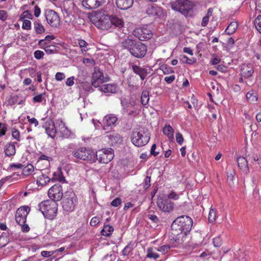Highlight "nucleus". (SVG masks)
<instances>
[{
  "instance_id": "12",
  "label": "nucleus",
  "mask_w": 261,
  "mask_h": 261,
  "mask_svg": "<svg viewBox=\"0 0 261 261\" xmlns=\"http://www.w3.org/2000/svg\"><path fill=\"white\" fill-rule=\"evenodd\" d=\"M134 35L141 41H145L152 37L151 30L146 28H137L134 31Z\"/></svg>"
},
{
  "instance_id": "31",
  "label": "nucleus",
  "mask_w": 261,
  "mask_h": 261,
  "mask_svg": "<svg viewBox=\"0 0 261 261\" xmlns=\"http://www.w3.org/2000/svg\"><path fill=\"white\" fill-rule=\"evenodd\" d=\"M161 12V8L156 6H151L147 10L148 14L152 16H159Z\"/></svg>"
},
{
  "instance_id": "21",
  "label": "nucleus",
  "mask_w": 261,
  "mask_h": 261,
  "mask_svg": "<svg viewBox=\"0 0 261 261\" xmlns=\"http://www.w3.org/2000/svg\"><path fill=\"white\" fill-rule=\"evenodd\" d=\"M158 206L162 209L163 212H170L174 209V203L168 200L165 199L161 203H158Z\"/></svg>"
},
{
  "instance_id": "4",
  "label": "nucleus",
  "mask_w": 261,
  "mask_h": 261,
  "mask_svg": "<svg viewBox=\"0 0 261 261\" xmlns=\"http://www.w3.org/2000/svg\"><path fill=\"white\" fill-rule=\"evenodd\" d=\"M132 143L137 147H142L147 144L150 140V135L144 129L133 130L130 136Z\"/></svg>"
},
{
  "instance_id": "54",
  "label": "nucleus",
  "mask_w": 261,
  "mask_h": 261,
  "mask_svg": "<svg viewBox=\"0 0 261 261\" xmlns=\"http://www.w3.org/2000/svg\"><path fill=\"white\" fill-rule=\"evenodd\" d=\"M176 141L178 144L181 145L184 142V138L182 135L180 133H177L175 135Z\"/></svg>"
},
{
  "instance_id": "20",
  "label": "nucleus",
  "mask_w": 261,
  "mask_h": 261,
  "mask_svg": "<svg viewBox=\"0 0 261 261\" xmlns=\"http://www.w3.org/2000/svg\"><path fill=\"white\" fill-rule=\"evenodd\" d=\"M134 0H115L117 8L122 10H126L132 7Z\"/></svg>"
},
{
  "instance_id": "52",
  "label": "nucleus",
  "mask_w": 261,
  "mask_h": 261,
  "mask_svg": "<svg viewBox=\"0 0 261 261\" xmlns=\"http://www.w3.org/2000/svg\"><path fill=\"white\" fill-rule=\"evenodd\" d=\"M7 130V125L5 123H0V137L5 135Z\"/></svg>"
},
{
  "instance_id": "5",
  "label": "nucleus",
  "mask_w": 261,
  "mask_h": 261,
  "mask_svg": "<svg viewBox=\"0 0 261 261\" xmlns=\"http://www.w3.org/2000/svg\"><path fill=\"white\" fill-rule=\"evenodd\" d=\"M72 155L78 159L86 161L91 163L96 161L95 151L89 148L85 147H79L73 151Z\"/></svg>"
},
{
  "instance_id": "39",
  "label": "nucleus",
  "mask_w": 261,
  "mask_h": 261,
  "mask_svg": "<svg viewBox=\"0 0 261 261\" xmlns=\"http://www.w3.org/2000/svg\"><path fill=\"white\" fill-rule=\"evenodd\" d=\"M160 69L162 70L164 74H169L174 72L172 68L167 65H161L160 67Z\"/></svg>"
},
{
  "instance_id": "1",
  "label": "nucleus",
  "mask_w": 261,
  "mask_h": 261,
  "mask_svg": "<svg viewBox=\"0 0 261 261\" xmlns=\"http://www.w3.org/2000/svg\"><path fill=\"white\" fill-rule=\"evenodd\" d=\"M192 225V219L186 215L177 217L173 222L171 226L170 232L172 236L171 241L175 246L184 244Z\"/></svg>"
},
{
  "instance_id": "49",
  "label": "nucleus",
  "mask_w": 261,
  "mask_h": 261,
  "mask_svg": "<svg viewBox=\"0 0 261 261\" xmlns=\"http://www.w3.org/2000/svg\"><path fill=\"white\" fill-rule=\"evenodd\" d=\"M222 244V240L220 236L217 237L213 239V244L215 247H220Z\"/></svg>"
},
{
  "instance_id": "44",
  "label": "nucleus",
  "mask_w": 261,
  "mask_h": 261,
  "mask_svg": "<svg viewBox=\"0 0 261 261\" xmlns=\"http://www.w3.org/2000/svg\"><path fill=\"white\" fill-rule=\"evenodd\" d=\"M256 30L261 34V15H258L254 22Z\"/></svg>"
},
{
  "instance_id": "17",
  "label": "nucleus",
  "mask_w": 261,
  "mask_h": 261,
  "mask_svg": "<svg viewBox=\"0 0 261 261\" xmlns=\"http://www.w3.org/2000/svg\"><path fill=\"white\" fill-rule=\"evenodd\" d=\"M16 142H9L6 143L4 148L5 157L13 158L16 154V148L15 144Z\"/></svg>"
},
{
  "instance_id": "59",
  "label": "nucleus",
  "mask_w": 261,
  "mask_h": 261,
  "mask_svg": "<svg viewBox=\"0 0 261 261\" xmlns=\"http://www.w3.org/2000/svg\"><path fill=\"white\" fill-rule=\"evenodd\" d=\"M30 207L27 205L21 206L19 207L16 212H30Z\"/></svg>"
},
{
  "instance_id": "43",
  "label": "nucleus",
  "mask_w": 261,
  "mask_h": 261,
  "mask_svg": "<svg viewBox=\"0 0 261 261\" xmlns=\"http://www.w3.org/2000/svg\"><path fill=\"white\" fill-rule=\"evenodd\" d=\"M12 137L17 141H20V132L15 127H13L11 129Z\"/></svg>"
},
{
  "instance_id": "22",
  "label": "nucleus",
  "mask_w": 261,
  "mask_h": 261,
  "mask_svg": "<svg viewBox=\"0 0 261 261\" xmlns=\"http://www.w3.org/2000/svg\"><path fill=\"white\" fill-rule=\"evenodd\" d=\"M253 73L254 69L251 64L244 65L241 68V76L245 79L251 77Z\"/></svg>"
},
{
  "instance_id": "58",
  "label": "nucleus",
  "mask_w": 261,
  "mask_h": 261,
  "mask_svg": "<svg viewBox=\"0 0 261 261\" xmlns=\"http://www.w3.org/2000/svg\"><path fill=\"white\" fill-rule=\"evenodd\" d=\"M29 122L31 124H34L35 126H37L38 125V121L35 118H31L30 116H27Z\"/></svg>"
},
{
  "instance_id": "53",
  "label": "nucleus",
  "mask_w": 261,
  "mask_h": 261,
  "mask_svg": "<svg viewBox=\"0 0 261 261\" xmlns=\"http://www.w3.org/2000/svg\"><path fill=\"white\" fill-rule=\"evenodd\" d=\"M34 55L36 59L39 60L43 57L44 53L41 50H37L34 52Z\"/></svg>"
},
{
  "instance_id": "26",
  "label": "nucleus",
  "mask_w": 261,
  "mask_h": 261,
  "mask_svg": "<svg viewBox=\"0 0 261 261\" xmlns=\"http://www.w3.org/2000/svg\"><path fill=\"white\" fill-rule=\"evenodd\" d=\"M117 87L115 84H105L100 87V90L105 93H115L117 91Z\"/></svg>"
},
{
  "instance_id": "33",
  "label": "nucleus",
  "mask_w": 261,
  "mask_h": 261,
  "mask_svg": "<svg viewBox=\"0 0 261 261\" xmlns=\"http://www.w3.org/2000/svg\"><path fill=\"white\" fill-rule=\"evenodd\" d=\"M246 98L250 103L256 102L258 99L257 94L254 90H251L247 92Z\"/></svg>"
},
{
  "instance_id": "41",
  "label": "nucleus",
  "mask_w": 261,
  "mask_h": 261,
  "mask_svg": "<svg viewBox=\"0 0 261 261\" xmlns=\"http://www.w3.org/2000/svg\"><path fill=\"white\" fill-rule=\"evenodd\" d=\"M147 253L146 256L148 258L157 259L160 257L159 254L153 252V249L152 248H148L147 250Z\"/></svg>"
},
{
  "instance_id": "56",
  "label": "nucleus",
  "mask_w": 261,
  "mask_h": 261,
  "mask_svg": "<svg viewBox=\"0 0 261 261\" xmlns=\"http://www.w3.org/2000/svg\"><path fill=\"white\" fill-rule=\"evenodd\" d=\"M100 221V218L99 217H94L91 220L90 224L92 226H94L98 224Z\"/></svg>"
},
{
  "instance_id": "38",
  "label": "nucleus",
  "mask_w": 261,
  "mask_h": 261,
  "mask_svg": "<svg viewBox=\"0 0 261 261\" xmlns=\"http://www.w3.org/2000/svg\"><path fill=\"white\" fill-rule=\"evenodd\" d=\"M149 100V92L147 91H143L141 98L142 104L144 106L148 104Z\"/></svg>"
},
{
  "instance_id": "40",
  "label": "nucleus",
  "mask_w": 261,
  "mask_h": 261,
  "mask_svg": "<svg viewBox=\"0 0 261 261\" xmlns=\"http://www.w3.org/2000/svg\"><path fill=\"white\" fill-rule=\"evenodd\" d=\"M79 45L80 47L81 48L82 53L86 52L88 50L87 48L88 44L85 40L83 39L79 40Z\"/></svg>"
},
{
  "instance_id": "50",
  "label": "nucleus",
  "mask_w": 261,
  "mask_h": 261,
  "mask_svg": "<svg viewBox=\"0 0 261 261\" xmlns=\"http://www.w3.org/2000/svg\"><path fill=\"white\" fill-rule=\"evenodd\" d=\"M133 247L130 244H128L125 246L124 249L122 250V253L124 255H127L130 251L133 250Z\"/></svg>"
},
{
  "instance_id": "28",
  "label": "nucleus",
  "mask_w": 261,
  "mask_h": 261,
  "mask_svg": "<svg viewBox=\"0 0 261 261\" xmlns=\"http://www.w3.org/2000/svg\"><path fill=\"white\" fill-rule=\"evenodd\" d=\"M163 132L169 139V140L173 139L174 130L169 124H166L163 128Z\"/></svg>"
},
{
  "instance_id": "61",
  "label": "nucleus",
  "mask_w": 261,
  "mask_h": 261,
  "mask_svg": "<svg viewBox=\"0 0 261 261\" xmlns=\"http://www.w3.org/2000/svg\"><path fill=\"white\" fill-rule=\"evenodd\" d=\"M65 74L63 72H58L56 73V74L55 75V79L58 81H61L63 80V79H65Z\"/></svg>"
},
{
  "instance_id": "19",
  "label": "nucleus",
  "mask_w": 261,
  "mask_h": 261,
  "mask_svg": "<svg viewBox=\"0 0 261 261\" xmlns=\"http://www.w3.org/2000/svg\"><path fill=\"white\" fill-rule=\"evenodd\" d=\"M106 137L108 138V142L111 145H113L122 141V138L120 135L114 131L108 133Z\"/></svg>"
},
{
  "instance_id": "42",
  "label": "nucleus",
  "mask_w": 261,
  "mask_h": 261,
  "mask_svg": "<svg viewBox=\"0 0 261 261\" xmlns=\"http://www.w3.org/2000/svg\"><path fill=\"white\" fill-rule=\"evenodd\" d=\"M25 18L32 19L33 18V15L29 11H24L22 14L20 15L19 20H23Z\"/></svg>"
},
{
  "instance_id": "47",
  "label": "nucleus",
  "mask_w": 261,
  "mask_h": 261,
  "mask_svg": "<svg viewBox=\"0 0 261 261\" xmlns=\"http://www.w3.org/2000/svg\"><path fill=\"white\" fill-rule=\"evenodd\" d=\"M158 251L161 252L162 254H165L170 249V246L168 245L162 246L158 248H155Z\"/></svg>"
},
{
  "instance_id": "23",
  "label": "nucleus",
  "mask_w": 261,
  "mask_h": 261,
  "mask_svg": "<svg viewBox=\"0 0 261 261\" xmlns=\"http://www.w3.org/2000/svg\"><path fill=\"white\" fill-rule=\"evenodd\" d=\"M238 167L245 173L249 172V169L247 160L243 156H239L237 158Z\"/></svg>"
},
{
  "instance_id": "36",
  "label": "nucleus",
  "mask_w": 261,
  "mask_h": 261,
  "mask_svg": "<svg viewBox=\"0 0 261 261\" xmlns=\"http://www.w3.org/2000/svg\"><path fill=\"white\" fill-rule=\"evenodd\" d=\"M179 60L183 63H187L188 64H193L196 62V59L194 58L192 59L189 58L186 55H180Z\"/></svg>"
},
{
  "instance_id": "57",
  "label": "nucleus",
  "mask_w": 261,
  "mask_h": 261,
  "mask_svg": "<svg viewBox=\"0 0 261 261\" xmlns=\"http://www.w3.org/2000/svg\"><path fill=\"white\" fill-rule=\"evenodd\" d=\"M44 49L47 54H52L56 50V46L55 45H48L44 48Z\"/></svg>"
},
{
  "instance_id": "48",
  "label": "nucleus",
  "mask_w": 261,
  "mask_h": 261,
  "mask_svg": "<svg viewBox=\"0 0 261 261\" xmlns=\"http://www.w3.org/2000/svg\"><path fill=\"white\" fill-rule=\"evenodd\" d=\"M150 181L151 177L150 176H147L144 180L143 183V188L145 190L148 189L150 186Z\"/></svg>"
},
{
  "instance_id": "34",
  "label": "nucleus",
  "mask_w": 261,
  "mask_h": 261,
  "mask_svg": "<svg viewBox=\"0 0 261 261\" xmlns=\"http://www.w3.org/2000/svg\"><path fill=\"white\" fill-rule=\"evenodd\" d=\"M238 27L237 22H231L226 29L225 32L228 35H232L235 33Z\"/></svg>"
},
{
  "instance_id": "60",
  "label": "nucleus",
  "mask_w": 261,
  "mask_h": 261,
  "mask_svg": "<svg viewBox=\"0 0 261 261\" xmlns=\"http://www.w3.org/2000/svg\"><path fill=\"white\" fill-rule=\"evenodd\" d=\"M45 219L51 220L56 216V213H42Z\"/></svg>"
},
{
  "instance_id": "18",
  "label": "nucleus",
  "mask_w": 261,
  "mask_h": 261,
  "mask_svg": "<svg viewBox=\"0 0 261 261\" xmlns=\"http://www.w3.org/2000/svg\"><path fill=\"white\" fill-rule=\"evenodd\" d=\"M44 127L45 129L46 134L51 138L56 137L57 129L55 126L54 122L51 120H47L44 124Z\"/></svg>"
},
{
  "instance_id": "8",
  "label": "nucleus",
  "mask_w": 261,
  "mask_h": 261,
  "mask_svg": "<svg viewBox=\"0 0 261 261\" xmlns=\"http://www.w3.org/2000/svg\"><path fill=\"white\" fill-rule=\"evenodd\" d=\"M109 77L104 76L103 73L98 67H95L92 76V85L94 87H98L100 84L108 81Z\"/></svg>"
},
{
  "instance_id": "11",
  "label": "nucleus",
  "mask_w": 261,
  "mask_h": 261,
  "mask_svg": "<svg viewBox=\"0 0 261 261\" xmlns=\"http://www.w3.org/2000/svg\"><path fill=\"white\" fill-rule=\"evenodd\" d=\"M39 210L40 212H57L58 204L56 201L49 199L43 201L39 203Z\"/></svg>"
},
{
  "instance_id": "30",
  "label": "nucleus",
  "mask_w": 261,
  "mask_h": 261,
  "mask_svg": "<svg viewBox=\"0 0 261 261\" xmlns=\"http://www.w3.org/2000/svg\"><path fill=\"white\" fill-rule=\"evenodd\" d=\"M51 178H50L48 176L44 174H41L38 177L37 183L38 185L44 186L48 184Z\"/></svg>"
},
{
  "instance_id": "13",
  "label": "nucleus",
  "mask_w": 261,
  "mask_h": 261,
  "mask_svg": "<svg viewBox=\"0 0 261 261\" xmlns=\"http://www.w3.org/2000/svg\"><path fill=\"white\" fill-rule=\"evenodd\" d=\"M106 0H83L82 6L87 10L94 9L101 7Z\"/></svg>"
},
{
  "instance_id": "15",
  "label": "nucleus",
  "mask_w": 261,
  "mask_h": 261,
  "mask_svg": "<svg viewBox=\"0 0 261 261\" xmlns=\"http://www.w3.org/2000/svg\"><path fill=\"white\" fill-rule=\"evenodd\" d=\"M117 121L118 118L114 114H110L106 115L102 120L103 128L107 129V127L115 125Z\"/></svg>"
},
{
  "instance_id": "7",
  "label": "nucleus",
  "mask_w": 261,
  "mask_h": 261,
  "mask_svg": "<svg viewBox=\"0 0 261 261\" xmlns=\"http://www.w3.org/2000/svg\"><path fill=\"white\" fill-rule=\"evenodd\" d=\"M96 160L100 163L108 164L112 161L114 156V150L111 148H103L95 153Z\"/></svg>"
},
{
  "instance_id": "6",
  "label": "nucleus",
  "mask_w": 261,
  "mask_h": 261,
  "mask_svg": "<svg viewBox=\"0 0 261 261\" xmlns=\"http://www.w3.org/2000/svg\"><path fill=\"white\" fill-rule=\"evenodd\" d=\"M195 5L189 0H176L172 5L173 10L180 12L185 16L191 15Z\"/></svg>"
},
{
  "instance_id": "3",
  "label": "nucleus",
  "mask_w": 261,
  "mask_h": 261,
  "mask_svg": "<svg viewBox=\"0 0 261 261\" xmlns=\"http://www.w3.org/2000/svg\"><path fill=\"white\" fill-rule=\"evenodd\" d=\"M122 46L127 49L133 56L138 58L144 57L147 52V47L144 44L129 39L122 41Z\"/></svg>"
},
{
  "instance_id": "51",
  "label": "nucleus",
  "mask_w": 261,
  "mask_h": 261,
  "mask_svg": "<svg viewBox=\"0 0 261 261\" xmlns=\"http://www.w3.org/2000/svg\"><path fill=\"white\" fill-rule=\"evenodd\" d=\"M168 198L177 200L179 198V195L174 191H172L168 195Z\"/></svg>"
},
{
  "instance_id": "46",
  "label": "nucleus",
  "mask_w": 261,
  "mask_h": 261,
  "mask_svg": "<svg viewBox=\"0 0 261 261\" xmlns=\"http://www.w3.org/2000/svg\"><path fill=\"white\" fill-rule=\"evenodd\" d=\"M22 28L25 30H30L31 29V21L28 19L23 20Z\"/></svg>"
},
{
  "instance_id": "63",
  "label": "nucleus",
  "mask_w": 261,
  "mask_h": 261,
  "mask_svg": "<svg viewBox=\"0 0 261 261\" xmlns=\"http://www.w3.org/2000/svg\"><path fill=\"white\" fill-rule=\"evenodd\" d=\"M7 12L5 10H0V19L5 21L7 19Z\"/></svg>"
},
{
  "instance_id": "16",
  "label": "nucleus",
  "mask_w": 261,
  "mask_h": 261,
  "mask_svg": "<svg viewBox=\"0 0 261 261\" xmlns=\"http://www.w3.org/2000/svg\"><path fill=\"white\" fill-rule=\"evenodd\" d=\"M58 132L60 134L62 137L64 138H69L71 134V131L68 129L65 125V123L61 120H58Z\"/></svg>"
},
{
  "instance_id": "32",
  "label": "nucleus",
  "mask_w": 261,
  "mask_h": 261,
  "mask_svg": "<svg viewBox=\"0 0 261 261\" xmlns=\"http://www.w3.org/2000/svg\"><path fill=\"white\" fill-rule=\"evenodd\" d=\"M25 213H16L15 219L16 222L20 225H23L26 222L27 214Z\"/></svg>"
},
{
  "instance_id": "35",
  "label": "nucleus",
  "mask_w": 261,
  "mask_h": 261,
  "mask_svg": "<svg viewBox=\"0 0 261 261\" xmlns=\"http://www.w3.org/2000/svg\"><path fill=\"white\" fill-rule=\"evenodd\" d=\"M34 170V167L32 164H28L22 170V174L25 176L31 175Z\"/></svg>"
},
{
  "instance_id": "62",
  "label": "nucleus",
  "mask_w": 261,
  "mask_h": 261,
  "mask_svg": "<svg viewBox=\"0 0 261 261\" xmlns=\"http://www.w3.org/2000/svg\"><path fill=\"white\" fill-rule=\"evenodd\" d=\"M121 203V200L120 198L114 199L111 203V205L114 207H117Z\"/></svg>"
},
{
  "instance_id": "9",
  "label": "nucleus",
  "mask_w": 261,
  "mask_h": 261,
  "mask_svg": "<svg viewBox=\"0 0 261 261\" xmlns=\"http://www.w3.org/2000/svg\"><path fill=\"white\" fill-rule=\"evenodd\" d=\"M48 196L55 201H60L63 196V188L61 185L55 184L48 190Z\"/></svg>"
},
{
  "instance_id": "25",
  "label": "nucleus",
  "mask_w": 261,
  "mask_h": 261,
  "mask_svg": "<svg viewBox=\"0 0 261 261\" xmlns=\"http://www.w3.org/2000/svg\"><path fill=\"white\" fill-rule=\"evenodd\" d=\"M74 206L75 205L73 200L71 198H66L65 201H63L62 204L63 208L66 212L72 211L74 208Z\"/></svg>"
},
{
  "instance_id": "10",
  "label": "nucleus",
  "mask_w": 261,
  "mask_h": 261,
  "mask_svg": "<svg viewBox=\"0 0 261 261\" xmlns=\"http://www.w3.org/2000/svg\"><path fill=\"white\" fill-rule=\"evenodd\" d=\"M45 16L47 23L53 28H58L60 24V18L58 13L53 10H47Z\"/></svg>"
},
{
  "instance_id": "55",
  "label": "nucleus",
  "mask_w": 261,
  "mask_h": 261,
  "mask_svg": "<svg viewBox=\"0 0 261 261\" xmlns=\"http://www.w3.org/2000/svg\"><path fill=\"white\" fill-rule=\"evenodd\" d=\"M217 213H208V220L210 223H213L216 220Z\"/></svg>"
},
{
  "instance_id": "14",
  "label": "nucleus",
  "mask_w": 261,
  "mask_h": 261,
  "mask_svg": "<svg viewBox=\"0 0 261 261\" xmlns=\"http://www.w3.org/2000/svg\"><path fill=\"white\" fill-rule=\"evenodd\" d=\"M118 9L114 10L113 14L110 17L111 28L121 29L124 26V22L122 19L116 15Z\"/></svg>"
},
{
  "instance_id": "2",
  "label": "nucleus",
  "mask_w": 261,
  "mask_h": 261,
  "mask_svg": "<svg viewBox=\"0 0 261 261\" xmlns=\"http://www.w3.org/2000/svg\"><path fill=\"white\" fill-rule=\"evenodd\" d=\"M116 7L113 4H109L105 8L98 12L95 15L94 23L95 26L102 30L111 29L110 17Z\"/></svg>"
},
{
  "instance_id": "24",
  "label": "nucleus",
  "mask_w": 261,
  "mask_h": 261,
  "mask_svg": "<svg viewBox=\"0 0 261 261\" xmlns=\"http://www.w3.org/2000/svg\"><path fill=\"white\" fill-rule=\"evenodd\" d=\"M133 71L139 75L142 80H144L147 75V70L137 65L132 66Z\"/></svg>"
},
{
  "instance_id": "29",
  "label": "nucleus",
  "mask_w": 261,
  "mask_h": 261,
  "mask_svg": "<svg viewBox=\"0 0 261 261\" xmlns=\"http://www.w3.org/2000/svg\"><path fill=\"white\" fill-rule=\"evenodd\" d=\"M34 26L36 34H41L45 32V28L39 19H38L34 22Z\"/></svg>"
},
{
  "instance_id": "37",
  "label": "nucleus",
  "mask_w": 261,
  "mask_h": 261,
  "mask_svg": "<svg viewBox=\"0 0 261 261\" xmlns=\"http://www.w3.org/2000/svg\"><path fill=\"white\" fill-rule=\"evenodd\" d=\"M113 231V228L112 226L109 225H105L101 231V235L106 237H108Z\"/></svg>"
},
{
  "instance_id": "27",
  "label": "nucleus",
  "mask_w": 261,
  "mask_h": 261,
  "mask_svg": "<svg viewBox=\"0 0 261 261\" xmlns=\"http://www.w3.org/2000/svg\"><path fill=\"white\" fill-rule=\"evenodd\" d=\"M51 180L52 181H58L61 182H64L65 181V178L63 176L60 168H58L57 171L54 173Z\"/></svg>"
},
{
  "instance_id": "45",
  "label": "nucleus",
  "mask_w": 261,
  "mask_h": 261,
  "mask_svg": "<svg viewBox=\"0 0 261 261\" xmlns=\"http://www.w3.org/2000/svg\"><path fill=\"white\" fill-rule=\"evenodd\" d=\"M9 242V239L7 236H0V247H5Z\"/></svg>"
},
{
  "instance_id": "64",
  "label": "nucleus",
  "mask_w": 261,
  "mask_h": 261,
  "mask_svg": "<svg viewBox=\"0 0 261 261\" xmlns=\"http://www.w3.org/2000/svg\"><path fill=\"white\" fill-rule=\"evenodd\" d=\"M175 79V76L174 75H171L169 76H166L164 78L165 81L167 84H171Z\"/></svg>"
}]
</instances>
